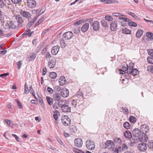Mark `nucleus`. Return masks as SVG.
Segmentation results:
<instances>
[{
	"label": "nucleus",
	"instance_id": "nucleus-53",
	"mask_svg": "<svg viewBox=\"0 0 153 153\" xmlns=\"http://www.w3.org/2000/svg\"><path fill=\"white\" fill-rule=\"evenodd\" d=\"M147 59L149 63L153 64V57L148 56Z\"/></svg>",
	"mask_w": 153,
	"mask_h": 153
},
{
	"label": "nucleus",
	"instance_id": "nucleus-61",
	"mask_svg": "<svg viewBox=\"0 0 153 153\" xmlns=\"http://www.w3.org/2000/svg\"><path fill=\"white\" fill-rule=\"evenodd\" d=\"M131 16H132L133 17H134V19H136L138 20H140V19L134 13H132L131 15Z\"/></svg>",
	"mask_w": 153,
	"mask_h": 153
},
{
	"label": "nucleus",
	"instance_id": "nucleus-46",
	"mask_svg": "<svg viewBox=\"0 0 153 153\" xmlns=\"http://www.w3.org/2000/svg\"><path fill=\"white\" fill-rule=\"evenodd\" d=\"M123 126L126 129H128L130 128V125L129 123L126 122L124 123Z\"/></svg>",
	"mask_w": 153,
	"mask_h": 153
},
{
	"label": "nucleus",
	"instance_id": "nucleus-19",
	"mask_svg": "<svg viewBox=\"0 0 153 153\" xmlns=\"http://www.w3.org/2000/svg\"><path fill=\"white\" fill-rule=\"evenodd\" d=\"M74 98L77 100H79V102L80 100L82 99L83 98V94L82 92H81L80 91H79L77 92L76 95L74 96Z\"/></svg>",
	"mask_w": 153,
	"mask_h": 153
},
{
	"label": "nucleus",
	"instance_id": "nucleus-20",
	"mask_svg": "<svg viewBox=\"0 0 153 153\" xmlns=\"http://www.w3.org/2000/svg\"><path fill=\"white\" fill-rule=\"evenodd\" d=\"M62 111L64 112H71V107L65 104L61 108Z\"/></svg>",
	"mask_w": 153,
	"mask_h": 153
},
{
	"label": "nucleus",
	"instance_id": "nucleus-29",
	"mask_svg": "<svg viewBox=\"0 0 153 153\" xmlns=\"http://www.w3.org/2000/svg\"><path fill=\"white\" fill-rule=\"evenodd\" d=\"M125 137L128 138H131L132 137V134L131 132L128 131H126L124 133Z\"/></svg>",
	"mask_w": 153,
	"mask_h": 153
},
{
	"label": "nucleus",
	"instance_id": "nucleus-41",
	"mask_svg": "<svg viewBox=\"0 0 153 153\" xmlns=\"http://www.w3.org/2000/svg\"><path fill=\"white\" fill-rule=\"evenodd\" d=\"M123 33L126 34H130L131 33V31L127 28H125L123 29Z\"/></svg>",
	"mask_w": 153,
	"mask_h": 153
},
{
	"label": "nucleus",
	"instance_id": "nucleus-51",
	"mask_svg": "<svg viewBox=\"0 0 153 153\" xmlns=\"http://www.w3.org/2000/svg\"><path fill=\"white\" fill-rule=\"evenodd\" d=\"M84 21L83 19L80 20H78L74 23V26H77L80 25L82 22H83Z\"/></svg>",
	"mask_w": 153,
	"mask_h": 153
},
{
	"label": "nucleus",
	"instance_id": "nucleus-25",
	"mask_svg": "<svg viewBox=\"0 0 153 153\" xmlns=\"http://www.w3.org/2000/svg\"><path fill=\"white\" fill-rule=\"evenodd\" d=\"M36 53H33L29 57L26 58V59L27 61H31L34 60L36 57Z\"/></svg>",
	"mask_w": 153,
	"mask_h": 153
},
{
	"label": "nucleus",
	"instance_id": "nucleus-33",
	"mask_svg": "<svg viewBox=\"0 0 153 153\" xmlns=\"http://www.w3.org/2000/svg\"><path fill=\"white\" fill-rule=\"evenodd\" d=\"M146 36L150 40H153V33L150 32H147L146 33Z\"/></svg>",
	"mask_w": 153,
	"mask_h": 153
},
{
	"label": "nucleus",
	"instance_id": "nucleus-16",
	"mask_svg": "<svg viewBox=\"0 0 153 153\" xmlns=\"http://www.w3.org/2000/svg\"><path fill=\"white\" fill-rule=\"evenodd\" d=\"M93 30L95 31H97L100 28V23L98 21H95L92 24Z\"/></svg>",
	"mask_w": 153,
	"mask_h": 153
},
{
	"label": "nucleus",
	"instance_id": "nucleus-60",
	"mask_svg": "<svg viewBox=\"0 0 153 153\" xmlns=\"http://www.w3.org/2000/svg\"><path fill=\"white\" fill-rule=\"evenodd\" d=\"M30 29H28L27 30H26L25 31V33H24L22 35L23 36H25L27 35H28L30 33Z\"/></svg>",
	"mask_w": 153,
	"mask_h": 153
},
{
	"label": "nucleus",
	"instance_id": "nucleus-28",
	"mask_svg": "<svg viewBox=\"0 0 153 153\" xmlns=\"http://www.w3.org/2000/svg\"><path fill=\"white\" fill-rule=\"evenodd\" d=\"M59 79L61 80L59 81V84L60 85H64L66 81L65 77L63 76H61Z\"/></svg>",
	"mask_w": 153,
	"mask_h": 153
},
{
	"label": "nucleus",
	"instance_id": "nucleus-13",
	"mask_svg": "<svg viewBox=\"0 0 153 153\" xmlns=\"http://www.w3.org/2000/svg\"><path fill=\"white\" fill-rule=\"evenodd\" d=\"M139 71L137 70L135 68L133 69L132 70L129 71H127L126 72V73L127 74H126V76L127 77L129 76L128 74H131L133 76H137V74L138 73Z\"/></svg>",
	"mask_w": 153,
	"mask_h": 153
},
{
	"label": "nucleus",
	"instance_id": "nucleus-6",
	"mask_svg": "<svg viewBox=\"0 0 153 153\" xmlns=\"http://www.w3.org/2000/svg\"><path fill=\"white\" fill-rule=\"evenodd\" d=\"M138 149L141 152L145 151L147 148L146 144L144 143H139L137 146Z\"/></svg>",
	"mask_w": 153,
	"mask_h": 153
},
{
	"label": "nucleus",
	"instance_id": "nucleus-45",
	"mask_svg": "<svg viewBox=\"0 0 153 153\" xmlns=\"http://www.w3.org/2000/svg\"><path fill=\"white\" fill-rule=\"evenodd\" d=\"M129 120L131 123H134L136 122V119L134 117L131 116L129 117Z\"/></svg>",
	"mask_w": 153,
	"mask_h": 153
},
{
	"label": "nucleus",
	"instance_id": "nucleus-58",
	"mask_svg": "<svg viewBox=\"0 0 153 153\" xmlns=\"http://www.w3.org/2000/svg\"><path fill=\"white\" fill-rule=\"evenodd\" d=\"M56 140H57L58 142L61 144V145L63 146L64 147H65V145L63 143V142H62L61 140L59 137H56Z\"/></svg>",
	"mask_w": 153,
	"mask_h": 153
},
{
	"label": "nucleus",
	"instance_id": "nucleus-23",
	"mask_svg": "<svg viewBox=\"0 0 153 153\" xmlns=\"http://www.w3.org/2000/svg\"><path fill=\"white\" fill-rule=\"evenodd\" d=\"M89 27V24L88 23H85L82 26L81 28L82 31L85 32L87 31Z\"/></svg>",
	"mask_w": 153,
	"mask_h": 153
},
{
	"label": "nucleus",
	"instance_id": "nucleus-5",
	"mask_svg": "<svg viewBox=\"0 0 153 153\" xmlns=\"http://www.w3.org/2000/svg\"><path fill=\"white\" fill-rule=\"evenodd\" d=\"M73 36V33L71 31H68L63 35V38L65 40H68L72 38Z\"/></svg>",
	"mask_w": 153,
	"mask_h": 153
},
{
	"label": "nucleus",
	"instance_id": "nucleus-26",
	"mask_svg": "<svg viewBox=\"0 0 153 153\" xmlns=\"http://www.w3.org/2000/svg\"><path fill=\"white\" fill-rule=\"evenodd\" d=\"M7 25H6L7 28L9 29H13L16 27V25L13 21H10L8 23H7Z\"/></svg>",
	"mask_w": 153,
	"mask_h": 153
},
{
	"label": "nucleus",
	"instance_id": "nucleus-22",
	"mask_svg": "<svg viewBox=\"0 0 153 153\" xmlns=\"http://www.w3.org/2000/svg\"><path fill=\"white\" fill-rule=\"evenodd\" d=\"M126 67H125V71H129L132 70L134 66V64L132 62H130L128 65H126Z\"/></svg>",
	"mask_w": 153,
	"mask_h": 153
},
{
	"label": "nucleus",
	"instance_id": "nucleus-10",
	"mask_svg": "<svg viewBox=\"0 0 153 153\" xmlns=\"http://www.w3.org/2000/svg\"><path fill=\"white\" fill-rule=\"evenodd\" d=\"M19 13L23 16L28 19L30 18L31 16V14L30 13L25 11L21 10Z\"/></svg>",
	"mask_w": 153,
	"mask_h": 153
},
{
	"label": "nucleus",
	"instance_id": "nucleus-14",
	"mask_svg": "<svg viewBox=\"0 0 153 153\" xmlns=\"http://www.w3.org/2000/svg\"><path fill=\"white\" fill-rule=\"evenodd\" d=\"M60 94L63 97H67L69 94V91L66 88H64L61 90Z\"/></svg>",
	"mask_w": 153,
	"mask_h": 153
},
{
	"label": "nucleus",
	"instance_id": "nucleus-17",
	"mask_svg": "<svg viewBox=\"0 0 153 153\" xmlns=\"http://www.w3.org/2000/svg\"><path fill=\"white\" fill-rule=\"evenodd\" d=\"M27 5L29 7H34L36 6V2L35 0H28L27 2Z\"/></svg>",
	"mask_w": 153,
	"mask_h": 153
},
{
	"label": "nucleus",
	"instance_id": "nucleus-34",
	"mask_svg": "<svg viewBox=\"0 0 153 153\" xmlns=\"http://www.w3.org/2000/svg\"><path fill=\"white\" fill-rule=\"evenodd\" d=\"M114 143L117 144V145L120 144L122 142V140L120 138H115L114 139Z\"/></svg>",
	"mask_w": 153,
	"mask_h": 153
},
{
	"label": "nucleus",
	"instance_id": "nucleus-44",
	"mask_svg": "<svg viewBox=\"0 0 153 153\" xmlns=\"http://www.w3.org/2000/svg\"><path fill=\"white\" fill-rule=\"evenodd\" d=\"M80 27H78L74 29L73 31L74 33L78 34L80 32Z\"/></svg>",
	"mask_w": 153,
	"mask_h": 153
},
{
	"label": "nucleus",
	"instance_id": "nucleus-18",
	"mask_svg": "<svg viewBox=\"0 0 153 153\" xmlns=\"http://www.w3.org/2000/svg\"><path fill=\"white\" fill-rule=\"evenodd\" d=\"M117 28V23L115 21L111 22L110 24V29L112 31H115L116 30Z\"/></svg>",
	"mask_w": 153,
	"mask_h": 153
},
{
	"label": "nucleus",
	"instance_id": "nucleus-59",
	"mask_svg": "<svg viewBox=\"0 0 153 153\" xmlns=\"http://www.w3.org/2000/svg\"><path fill=\"white\" fill-rule=\"evenodd\" d=\"M12 2L15 4L19 3L22 1V0H11Z\"/></svg>",
	"mask_w": 153,
	"mask_h": 153
},
{
	"label": "nucleus",
	"instance_id": "nucleus-64",
	"mask_svg": "<svg viewBox=\"0 0 153 153\" xmlns=\"http://www.w3.org/2000/svg\"><path fill=\"white\" fill-rule=\"evenodd\" d=\"M47 91L49 93L51 94H52L53 93V90L50 87L47 88Z\"/></svg>",
	"mask_w": 153,
	"mask_h": 153
},
{
	"label": "nucleus",
	"instance_id": "nucleus-42",
	"mask_svg": "<svg viewBox=\"0 0 153 153\" xmlns=\"http://www.w3.org/2000/svg\"><path fill=\"white\" fill-rule=\"evenodd\" d=\"M101 24L102 26L105 28H107L108 25L107 22L104 20H102L101 21Z\"/></svg>",
	"mask_w": 153,
	"mask_h": 153
},
{
	"label": "nucleus",
	"instance_id": "nucleus-15",
	"mask_svg": "<svg viewBox=\"0 0 153 153\" xmlns=\"http://www.w3.org/2000/svg\"><path fill=\"white\" fill-rule=\"evenodd\" d=\"M37 19V16H35L31 20H30V19H28V21L29 22L27 25V28H28L30 27L36 21Z\"/></svg>",
	"mask_w": 153,
	"mask_h": 153
},
{
	"label": "nucleus",
	"instance_id": "nucleus-52",
	"mask_svg": "<svg viewBox=\"0 0 153 153\" xmlns=\"http://www.w3.org/2000/svg\"><path fill=\"white\" fill-rule=\"evenodd\" d=\"M106 20L108 21H112L113 19L112 17L109 15H106L105 17Z\"/></svg>",
	"mask_w": 153,
	"mask_h": 153
},
{
	"label": "nucleus",
	"instance_id": "nucleus-49",
	"mask_svg": "<svg viewBox=\"0 0 153 153\" xmlns=\"http://www.w3.org/2000/svg\"><path fill=\"white\" fill-rule=\"evenodd\" d=\"M59 102H58L59 105V107H61L62 108L65 104V102L62 100H59Z\"/></svg>",
	"mask_w": 153,
	"mask_h": 153
},
{
	"label": "nucleus",
	"instance_id": "nucleus-21",
	"mask_svg": "<svg viewBox=\"0 0 153 153\" xmlns=\"http://www.w3.org/2000/svg\"><path fill=\"white\" fill-rule=\"evenodd\" d=\"M59 47L58 45L53 47L51 50V53L53 55H56L59 51Z\"/></svg>",
	"mask_w": 153,
	"mask_h": 153
},
{
	"label": "nucleus",
	"instance_id": "nucleus-3",
	"mask_svg": "<svg viewBox=\"0 0 153 153\" xmlns=\"http://www.w3.org/2000/svg\"><path fill=\"white\" fill-rule=\"evenodd\" d=\"M61 120L62 123L65 126H68L70 124L71 120L68 116H63Z\"/></svg>",
	"mask_w": 153,
	"mask_h": 153
},
{
	"label": "nucleus",
	"instance_id": "nucleus-55",
	"mask_svg": "<svg viewBox=\"0 0 153 153\" xmlns=\"http://www.w3.org/2000/svg\"><path fill=\"white\" fill-rule=\"evenodd\" d=\"M147 70L149 72H153V65L148 66Z\"/></svg>",
	"mask_w": 153,
	"mask_h": 153
},
{
	"label": "nucleus",
	"instance_id": "nucleus-37",
	"mask_svg": "<svg viewBox=\"0 0 153 153\" xmlns=\"http://www.w3.org/2000/svg\"><path fill=\"white\" fill-rule=\"evenodd\" d=\"M46 98L48 104L51 105H52L53 103V100L50 97L48 96L46 97Z\"/></svg>",
	"mask_w": 153,
	"mask_h": 153
},
{
	"label": "nucleus",
	"instance_id": "nucleus-11",
	"mask_svg": "<svg viewBox=\"0 0 153 153\" xmlns=\"http://www.w3.org/2000/svg\"><path fill=\"white\" fill-rule=\"evenodd\" d=\"M74 143L75 146L78 147H80L82 146L83 142L82 139L80 138L76 139Z\"/></svg>",
	"mask_w": 153,
	"mask_h": 153
},
{
	"label": "nucleus",
	"instance_id": "nucleus-7",
	"mask_svg": "<svg viewBox=\"0 0 153 153\" xmlns=\"http://www.w3.org/2000/svg\"><path fill=\"white\" fill-rule=\"evenodd\" d=\"M132 133L134 136L141 138V136L142 135V134L141 135V134L142 133L141 131L138 128H136L134 129L132 132Z\"/></svg>",
	"mask_w": 153,
	"mask_h": 153
},
{
	"label": "nucleus",
	"instance_id": "nucleus-35",
	"mask_svg": "<svg viewBox=\"0 0 153 153\" xmlns=\"http://www.w3.org/2000/svg\"><path fill=\"white\" fill-rule=\"evenodd\" d=\"M140 138L139 137L134 136V137L131 140V142L133 144L137 143Z\"/></svg>",
	"mask_w": 153,
	"mask_h": 153
},
{
	"label": "nucleus",
	"instance_id": "nucleus-12",
	"mask_svg": "<svg viewBox=\"0 0 153 153\" xmlns=\"http://www.w3.org/2000/svg\"><path fill=\"white\" fill-rule=\"evenodd\" d=\"M56 59L55 58H53L49 60L48 63V65L50 68H53L55 67L56 64Z\"/></svg>",
	"mask_w": 153,
	"mask_h": 153
},
{
	"label": "nucleus",
	"instance_id": "nucleus-62",
	"mask_svg": "<svg viewBox=\"0 0 153 153\" xmlns=\"http://www.w3.org/2000/svg\"><path fill=\"white\" fill-rule=\"evenodd\" d=\"M128 146L125 144H123L122 145V149L123 151L126 150L128 149Z\"/></svg>",
	"mask_w": 153,
	"mask_h": 153
},
{
	"label": "nucleus",
	"instance_id": "nucleus-48",
	"mask_svg": "<svg viewBox=\"0 0 153 153\" xmlns=\"http://www.w3.org/2000/svg\"><path fill=\"white\" fill-rule=\"evenodd\" d=\"M128 25L130 26L136 27L137 26V25L135 22H132L131 21L128 22Z\"/></svg>",
	"mask_w": 153,
	"mask_h": 153
},
{
	"label": "nucleus",
	"instance_id": "nucleus-50",
	"mask_svg": "<svg viewBox=\"0 0 153 153\" xmlns=\"http://www.w3.org/2000/svg\"><path fill=\"white\" fill-rule=\"evenodd\" d=\"M123 150L122 147L121 146H119L118 147L115 149L114 152L115 153H118L119 152Z\"/></svg>",
	"mask_w": 153,
	"mask_h": 153
},
{
	"label": "nucleus",
	"instance_id": "nucleus-36",
	"mask_svg": "<svg viewBox=\"0 0 153 153\" xmlns=\"http://www.w3.org/2000/svg\"><path fill=\"white\" fill-rule=\"evenodd\" d=\"M59 42L61 47L62 48H64L66 46V43L64 39H59Z\"/></svg>",
	"mask_w": 153,
	"mask_h": 153
},
{
	"label": "nucleus",
	"instance_id": "nucleus-30",
	"mask_svg": "<svg viewBox=\"0 0 153 153\" xmlns=\"http://www.w3.org/2000/svg\"><path fill=\"white\" fill-rule=\"evenodd\" d=\"M143 31L141 29H139L136 33V36L138 38H140L143 35Z\"/></svg>",
	"mask_w": 153,
	"mask_h": 153
},
{
	"label": "nucleus",
	"instance_id": "nucleus-54",
	"mask_svg": "<svg viewBox=\"0 0 153 153\" xmlns=\"http://www.w3.org/2000/svg\"><path fill=\"white\" fill-rule=\"evenodd\" d=\"M53 108L54 109H58L59 106V105L58 103L57 102H55L53 104Z\"/></svg>",
	"mask_w": 153,
	"mask_h": 153
},
{
	"label": "nucleus",
	"instance_id": "nucleus-32",
	"mask_svg": "<svg viewBox=\"0 0 153 153\" xmlns=\"http://www.w3.org/2000/svg\"><path fill=\"white\" fill-rule=\"evenodd\" d=\"M70 132L71 133H75L77 131V128L75 126H71L69 127Z\"/></svg>",
	"mask_w": 153,
	"mask_h": 153
},
{
	"label": "nucleus",
	"instance_id": "nucleus-2",
	"mask_svg": "<svg viewBox=\"0 0 153 153\" xmlns=\"http://www.w3.org/2000/svg\"><path fill=\"white\" fill-rule=\"evenodd\" d=\"M86 146L88 149L92 150L95 149V144L92 140H88L86 142Z\"/></svg>",
	"mask_w": 153,
	"mask_h": 153
},
{
	"label": "nucleus",
	"instance_id": "nucleus-24",
	"mask_svg": "<svg viewBox=\"0 0 153 153\" xmlns=\"http://www.w3.org/2000/svg\"><path fill=\"white\" fill-rule=\"evenodd\" d=\"M101 2H104L105 4H110L112 3H117L118 2L117 1L115 0H101Z\"/></svg>",
	"mask_w": 153,
	"mask_h": 153
},
{
	"label": "nucleus",
	"instance_id": "nucleus-27",
	"mask_svg": "<svg viewBox=\"0 0 153 153\" xmlns=\"http://www.w3.org/2000/svg\"><path fill=\"white\" fill-rule=\"evenodd\" d=\"M61 98V94L59 93L55 94L53 95V100L55 101H59Z\"/></svg>",
	"mask_w": 153,
	"mask_h": 153
},
{
	"label": "nucleus",
	"instance_id": "nucleus-63",
	"mask_svg": "<svg viewBox=\"0 0 153 153\" xmlns=\"http://www.w3.org/2000/svg\"><path fill=\"white\" fill-rule=\"evenodd\" d=\"M9 74V73H7L3 74H1L0 75V76L3 78H5L7 76H8Z\"/></svg>",
	"mask_w": 153,
	"mask_h": 153
},
{
	"label": "nucleus",
	"instance_id": "nucleus-4",
	"mask_svg": "<svg viewBox=\"0 0 153 153\" xmlns=\"http://www.w3.org/2000/svg\"><path fill=\"white\" fill-rule=\"evenodd\" d=\"M11 4L9 0H0V7H6L8 6Z\"/></svg>",
	"mask_w": 153,
	"mask_h": 153
},
{
	"label": "nucleus",
	"instance_id": "nucleus-31",
	"mask_svg": "<svg viewBox=\"0 0 153 153\" xmlns=\"http://www.w3.org/2000/svg\"><path fill=\"white\" fill-rule=\"evenodd\" d=\"M79 100H77L74 99L72 100L71 102L72 106L74 108H76L77 106V104L79 103Z\"/></svg>",
	"mask_w": 153,
	"mask_h": 153
},
{
	"label": "nucleus",
	"instance_id": "nucleus-9",
	"mask_svg": "<svg viewBox=\"0 0 153 153\" xmlns=\"http://www.w3.org/2000/svg\"><path fill=\"white\" fill-rule=\"evenodd\" d=\"M15 18L18 23V27H22V23L24 22L22 20V17L20 15H18L15 16Z\"/></svg>",
	"mask_w": 153,
	"mask_h": 153
},
{
	"label": "nucleus",
	"instance_id": "nucleus-39",
	"mask_svg": "<svg viewBox=\"0 0 153 153\" xmlns=\"http://www.w3.org/2000/svg\"><path fill=\"white\" fill-rule=\"evenodd\" d=\"M44 19H45L43 17L40 18L34 25V27H36L39 24H41L44 21Z\"/></svg>",
	"mask_w": 153,
	"mask_h": 153
},
{
	"label": "nucleus",
	"instance_id": "nucleus-40",
	"mask_svg": "<svg viewBox=\"0 0 153 153\" xmlns=\"http://www.w3.org/2000/svg\"><path fill=\"white\" fill-rule=\"evenodd\" d=\"M54 114L53 115V117L56 120L58 118V116L60 115L59 113L57 111H54Z\"/></svg>",
	"mask_w": 153,
	"mask_h": 153
},
{
	"label": "nucleus",
	"instance_id": "nucleus-57",
	"mask_svg": "<svg viewBox=\"0 0 153 153\" xmlns=\"http://www.w3.org/2000/svg\"><path fill=\"white\" fill-rule=\"evenodd\" d=\"M54 90L56 92H59L61 90V88L59 86H56L53 88Z\"/></svg>",
	"mask_w": 153,
	"mask_h": 153
},
{
	"label": "nucleus",
	"instance_id": "nucleus-43",
	"mask_svg": "<svg viewBox=\"0 0 153 153\" xmlns=\"http://www.w3.org/2000/svg\"><path fill=\"white\" fill-rule=\"evenodd\" d=\"M147 145L148 148L150 149H153V141H150L147 143Z\"/></svg>",
	"mask_w": 153,
	"mask_h": 153
},
{
	"label": "nucleus",
	"instance_id": "nucleus-56",
	"mask_svg": "<svg viewBox=\"0 0 153 153\" xmlns=\"http://www.w3.org/2000/svg\"><path fill=\"white\" fill-rule=\"evenodd\" d=\"M15 101L17 103V104L19 106V108H22V104L21 102L19 101L18 100L16 99L15 100Z\"/></svg>",
	"mask_w": 153,
	"mask_h": 153
},
{
	"label": "nucleus",
	"instance_id": "nucleus-1",
	"mask_svg": "<svg viewBox=\"0 0 153 153\" xmlns=\"http://www.w3.org/2000/svg\"><path fill=\"white\" fill-rule=\"evenodd\" d=\"M140 130L142 133L141 140L142 141L147 142L148 138L147 135L146 134L149 130L148 126L146 124H143L140 127Z\"/></svg>",
	"mask_w": 153,
	"mask_h": 153
},
{
	"label": "nucleus",
	"instance_id": "nucleus-47",
	"mask_svg": "<svg viewBox=\"0 0 153 153\" xmlns=\"http://www.w3.org/2000/svg\"><path fill=\"white\" fill-rule=\"evenodd\" d=\"M30 90L28 88V87L26 84V83L25 84V91L24 93L25 94H27L28 93L30 92Z\"/></svg>",
	"mask_w": 153,
	"mask_h": 153
},
{
	"label": "nucleus",
	"instance_id": "nucleus-8",
	"mask_svg": "<svg viewBox=\"0 0 153 153\" xmlns=\"http://www.w3.org/2000/svg\"><path fill=\"white\" fill-rule=\"evenodd\" d=\"M105 147L108 149H113L114 146L113 142L111 140H108L105 143Z\"/></svg>",
	"mask_w": 153,
	"mask_h": 153
},
{
	"label": "nucleus",
	"instance_id": "nucleus-38",
	"mask_svg": "<svg viewBox=\"0 0 153 153\" xmlns=\"http://www.w3.org/2000/svg\"><path fill=\"white\" fill-rule=\"evenodd\" d=\"M57 76L56 73L54 72H51L49 74V76L51 78L55 79Z\"/></svg>",
	"mask_w": 153,
	"mask_h": 153
}]
</instances>
